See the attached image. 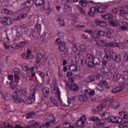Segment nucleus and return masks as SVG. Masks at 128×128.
<instances>
[{
    "instance_id": "obj_1",
    "label": "nucleus",
    "mask_w": 128,
    "mask_h": 128,
    "mask_svg": "<svg viewBox=\"0 0 128 128\" xmlns=\"http://www.w3.org/2000/svg\"><path fill=\"white\" fill-rule=\"evenodd\" d=\"M116 79L120 84H123L122 86H117L113 88L111 90L112 94H116V92H120L124 90V88H128V77L125 79L124 76L123 75H120V74H118L116 75Z\"/></svg>"
},
{
    "instance_id": "obj_2",
    "label": "nucleus",
    "mask_w": 128,
    "mask_h": 128,
    "mask_svg": "<svg viewBox=\"0 0 128 128\" xmlns=\"http://www.w3.org/2000/svg\"><path fill=\"white\" fill-rule=\"evenodd\" d=\"M105 60H112L114 62H120V56L116 54L114 52L107 51L104 56Z\"/></svg>"
},
{
    "instance_id": "obj_3",
    "label": "nucleus",
    "mask_w": 128,
    "mask_h": 128,
    "mask_svg": "<svg viewBox=\"0 0 128 128\" xmlns=\"http://www.w3.org/2000/svg\"><path fill=\"white\" fill-rule=\"evenodd\" d=\"M88 120L89 122H96V126L94 127L96 128H100V126H102L104 124V122L102 120L100 119V118L98 116H91L88 118Z\"/></svg>"
},
{
    "instance_id": "obj_4",
    "label": "nucleus",
    "mask_w": 128,
    "mask_h": 128,
    "mask_svg": "<svg viewBox=\"0 0 128 128\" xmlns=\"http://www.w3.org/2000/svg\"><path fill=\"white\" fill-rule=\"evenodd\" d=\"M0 22L3 24V26H10L14 21L10 18L6 16H0Z\"/></svg>"
},
{
    "instance_id": "obj_5",
    "label": "nucleus",
    "mask_w": 128,
    "mask_h": 128,
    "mask_svg": "<svg viewBox=\"0 0 128 128\" xmlns=\"http://www.w3.org/2000/svg\"><path fill=\"white\" fill-rule=\"evenodd\" d=\"M55 44L56 46H58V50L60 52H64L66 50V43L64 42H62L60 38H58L55 41Z\"/></svg>"
},
{
    "instance_id": "obj_6",
    "label": "nucleus",
    "mask_w": 128,
    "mask_h": 128,
    "mask_svg": "<svg viewBox=\"0 0 128 128\" xmlns=\"http://www.w3.org/2000/svg\"><path fill=\"white\" fill-rule=\"evenodd\" d=\"M31 0H28L27 2H24L23 4H21V10H23L24 12H29L30 10V6H32V5H30Z\"/></svg>"
},
{
    "instance_id": "obj_7",
    "label": "nucleus",
    "mask_w": 128,
    "mask_h": 128,
    "mask_svg": "<svg viewBox=\"0 0 128 128\" xmlns=\"http://www.w3.org/2000/svg\"><path fill=\"white\" fill-rule=\"evenodd\" d=\"M12 99L13 100L14 102H16V104H20V102H24V100L20 99V95L16 94V92L13 94L12 96Z\"/></svg>"
},
{
    "instance_id": "obj_8",
    "label": "nucleus",
    "mask_w": 128,
    "mask_h": 128,
    "mask_svg": "<svg viewBox=\"0 0 128 128\" xmlns=\"http://www.w3.org/2000/svg\"><path fill=\"white\" fill-rule=\"evenodd\" d=\"M42 54L40 53H38L36 55V62H34V66H40V64H42Z\"/></svg>"
},
{
    "instance_id": "obj_9",
    "label": "nucleus",
    "mask_w": 128,
    "mask_h": 128,
    "mask_svg": "<svg viewBox=\"0 0 128 128\" xmlns=\"http://www.w3.org/2000/svg\"><path fill=\"white\" fill-rule=\"evenodd\" d=\"M108 5H100L96 8L97 14H104L106 10V8H108Z\"/></svg>"
},
{
    "instance_id": "obj_10",
    "label": "nucleus",
    "mask_w": 128,
    "mask_h": 128,
    "mask_svg": "<svg viewBox=\"0 0 128 128\" xmlns=\"http://www.w3.org/2000/svg\"><path fill=\"white\" fill-rule=\"evenodd\" d=\"M51 90L53 94H57L58 100H60V88L56 87V84L54 85L53 88H51Z\"/></svg>"
},
{
    "instance_id": "obj_11",
    "label": "nucleus",
    "mask_w": 128,
    "mask_h": 128,
    "mask_svg": "<svg viewBox=\"0 0 128 128\" xmlns=\"http://www.w3.org/2000/svg\"><path fill=\"white\" fill-rule=\"evenodd\" d=\"M106 32L105 34V36L108 38L112 40V38H114V32L112 29L108 28H106Z\"/></svg>"
},
{
    "instance_id": "obj_12",
    "label": "nucleus",
    "mask_w": 128,
    "mask_h": 128,
    "mask_svg": "<svg viewBox=\"0 0 128 128\" xmlns=\"http://www.w3.org/2000/svg\"><path fill=\"white\" fill-rule=\"evenodd\" d=\"M70 92H78L80 87L76 84H70L68 86Z\"/></svg>"
},
{
    "instance_id": "obj_13",
    "label": "nucleus",
    "mask_w": 128,
    "mask_h": 128,
    "mask_svg": "<svg viewBox=\"0 0 128 128\" xmlns=\"http://www.w3.org/2000/svg\"><path fill=\"white\" fill-rule=\"evenodd\" d=\"M95 14H98L96 11V7H92L90 9V12H88V14L92 17L94 16Z\"/></svg>"
},
{
    "instance_id": "obj_14",
    "label": "nucleus",
    "mask_w": 128,
    "mask_h": 128,
    "mask_svg": "<svg viewBox=\"0 0 128 128\" xmlns=\"http://www.w3.org/2000/svg\"><path fill=\"white\" fill-rule=\"evenodd\" d=\"M95 22H96V24H98V26H100L104 27L108 26V23L106 22L102 21L98 19H96L95 20Z\"/></svg>"
},
{
    "instance_id": "obj_15",
    "label": "nucleus",
    "mask_w": 128,
    "mask_h": 128,
    "mask_svg": "<svg viewBox=\"0 0 128 128\" xmlns=\"http://www.w3.org/2000/svg\"><path fill=\"white\" fill-rule=\"evenodd\" d=\"M42 94L44 96L48 98V94H50V88L48 87H44L42 89Z\"/></svg>"
},
{
    "instance_id": "obj_16",
    "label": "nucleus",
    "mask_w": 128,
    "mask_h": 128,
    "mask_svg": "<svg viewBox=\"0 0 128 128\" xmlns=\"http://www.w3.org/2000/svg\"><path fill=\"white\" fill-rule=\"evenodd\" d=\"M94 80H96V75L94 74L90 75L86 78V82L88 83L92 82Z\"/></svg>"
},
{
    "instance_id": "obj_17",
    "label": "nucleus",
    "mask_w": 128,
    "mask_h": 128,
    "mask_svg": "<svg viewBox=\"0 0 128 128\" xmlns=\"http://www.w3.org/2000/svg\"><path fill=\"white\" fill-rule=\"evenodd\" d=\"M59 100L62 106H64V108H68V106L70 104V99H68L66 101L62 102V98H60V100Z\"/></svg>"
},
{
    "instance_id": "obj_18",
    "label": "nucleus",
    "mask_w": 128,
    "mask_h": 128,
    "mask_svg": "<svg viewBox=\"0 0 128 128\" xmlns=\"http://www.w3.org/2000/svg\"><path fill=\"white\" fill-rule=\"evenodd\" d=\"M69 70L70 72H76L78 70V66L76 64H72L69 66Z\"/></svg>"
},
{
    "instance_id": "obj_19",
    "label": "nucleus",
    "mask_w": 128,
    "mask_h": 128,
    "mask_svg": "<svg viewBox=\"0 0 128 128\" xmlns=\"http://www.w3.org/2000/svg\"><path fill=\"white\" fill-rule=\"evenodd\" d=\"M56 20L57 22H58L60 26H64V22L62 17L61 16H58Z\"/></svg>"
},
{
    "instance_id": "obj_20",
    "label": "nucleus",
    "mask_w": 128,
    "mask_h": 128,
    "mask_svg": "<svg viewBox=\"0 0 128 128\" xmlns=\"http://www.w3.org/2000/svg\"><path fill=\"white\" fill-rule=\"evenodd\" d=\"M78 98L79 102H86L88 100V96H86V94H84L78 96Z\"/></svg>"
},
{
    "instance_id": "obj_21",
    "label": "nucleus",
    "mask_w": 128,
    "mask_h": 128,
    "mask_svg": "<svg viewBox=\"0 0 128 128\" xmlns=\"http://www.w3.org/2000/svg\"><path fill=\"white\" fill-rule=\"evenodd\" d=\"M20 57L22 60H30V58H30V55L27 54L26 52L22 54H20Z\"/></svg>"
},
{
    "instance_id": "obj_22",
    "label": "nucleus",
    "mask_w": 128,
    "mask_h": 128,
    "mask_svg": "<svg viewBox=\"0 0 128 128\" xmlns=\"http://www.w3.org/2000/svg\"><path fill=\"white\" fill-rule=\"evenodd\" d=\"M122 122V119L120 117H113L112 124H120Z\"/></svg>"
},
{
    "instance_id": "obj_23",
    "label": "nucleus",
    "mask_w": 128,
    "mask_h": 128,
    "mask_svg": "<svg viewBox=\"0 0 128 128\" xmlns=\"http://www.w3.org/2000/svg\"><path fill=\"white\" fill-rule=\"evenodd\" d=\"M48 120L50 124H54L56 122V118H54V114H50L48 116Z\"/></svg>"
},
{
    "instance_id": "obj_24",
    "label": "nucleus",
    "mask_w": 128,
    "mask_h": 128,
    "mask_svg": "<svg viewBox=\"0 0 128 128\" xmlns=\"http://www.w3.org/2000/svg\"><path fill=\"white\" fill-rule=\"evenodd\" d=\"M34 4L36 6H41L44 4V0H36Z\"/></svg>"
},
{
    "instance_id": "obj_25",
    "label": "nucleus",
    "mask_w": 128,
    "mask_h": 128,
    "mask_svg": "<svg viewBox=\"0 0 128 128\" xmlns=\"http://www.w3.org/2000/svg\"><path fill=\"white\" fill-rule=\"evenodd\" d=\"M16 86H18V82H10V88H12V90H14L16 88Z\"/></svg>"
},
{
    "instance_id": "obj_26",
    "label": "nucleus",
    "mask_w": 128,
    "mask_h": 128,
    "mask_svg": "<svg viewBox=\"0 0 128 128\" xmlns=\"http://www.w3.org/2000/svg\"><path fill=\"white\" fill-rule=\"evenodd\" d=\"M32 126L33 128H41L42 125H40V123L36 122V121L32 120Z\"/></svg>"
},
{
    "instance_id": "obj_27",
    "label": "nucleus",
    "mask_w": 128,
    "mask_h": 128,
    "mask_svg": "<svg viewBox=\"0 0 128 128\" xmlns=\"http://www.w3.org/2000/svg\"><path fill=\"white\" fill-rule=\"evenodd\" d=\"M79 52H86V46L82 44L79 46Z\"/></svg>"
},
{
    "instance_id": "obj_28",
    "label": "nucleus",
    "mask_w": 128,
    "mask_h": 128,
    "mask_svg": "<svg viewBox=\"0 0 128 128\" xmlns=\"http://www.w3.org/2000/svg\"><path fill=\"white\" fill-rule=\"evenodd\" d=\"M93 62L94 66H100V58L95 57L94 58Z\"/></svg>"
},
{
    "instance_id": "obj_29",
    "label": "nucleus",
    "mask_w": 128,
    "mask_h": 128,
    "mask_svg": "<svg viewBox=\"0 0 128 128\" xmlns=\"http://www.w3.org/2000/svg\"><path fill=\"white\" fill-rule=\"evenodd\" d=\"M2 14H3L10 15V14H12V11H10V10H8L6 8H3L2 10Z\"/></svg>"
},
{
    "instance_id": "obj_30",
    "label": "nucleus",
    "mask_w": 128,
    "mask_h": 128,
    "mask_svg": "<svg viewBox=\"0 0 128 128\" xmlns=\"http://www.w3.org/2000/svg\"><path fill=\"white\" fill-rule=\"evenodd\" d=\"M119 128H128V121H126L121 124H119L118 126Z\"/></svg>"
},
{
    "instance_id": "obj_31",
    "label": "nucleus",
    "mask_w": 128,
    "mask_h": 128,
    "mask_svg": "<svg viewBox=\"0 0 128 128\" xmlns=\"http://www.w3.org/2000/svg\"><path fill=\"white\" fill-rule=\"evenodd\" d=\"M78 126L84 128V122L82 120V119L81 118L77 122Z\"/></svg>"
},
{
    "instance_id": "obj_32",
    "label": "nucleus",
    "mask_w": 128,
    "mask_h": 128,
    "mask_svg": "<svg viewBox=\"0 0 128 128\" xmlns=\"http://www.w3.org/2000/svg\"><path fill=\"white\" fill-rule=\"evenodd\" d=\"M0 94L2 96V98H4V100H8L6 98H8V96L6 95V92L4 90H2L0 92Z\"/></svg>"
},
{
    "instance_id": "obj_33",
    "label": "nucleus",
    "mask_w": 128,
    "mask_h": 128,
    "mask_svg": "<svg viewBox=\"0 0 128 128\" xmlns=\"http://www.w3.org/2000/svg\"><path fill=\"white\" fill-rule=\"evenodd\" d=\"M24 68H25V70L26 72H31V77L32 78V67H31L30 69L28 66H24Z\"/></svg>"
},
{
    "instance_id": "obj_34",
    "label": "nucleus",
    "mask_w": 128,
    "mask_h": 128,
    "mask_svg": "<svg viewBox=\"0 0 128 128\" xmlns=\"http://www.w3.org/2000/svg\"><path fill=\"white\" fill-rule=\"evenodd\" d=\"M62 126L64 128H74V126H72L69 122L64 123Z\"/></svg>"
},
{
    "instance_id": "obj_35",
    "label": "nucleus",
    "mask_w": 128,
    "mask_h": 128,
    "mask_svg": "<svg viewBox=\"0 0 128 128\" xmlns=\"http://www.w3.org/2000/svg\"><path fill=\"white\" fill-rule=\"evenodd\" d=\"M106 46H109L110 48H116L117 46L116 44L114 42H110L106 44Z\"/></svg>"
},
{
    "instance_id": "obj_36",
    "label": "nucleus",
    "mask_w": 128,
    "mask_h": 128,
    "mask_svg": "<svg viewBox=\"0 0 128 128\" xmlns=\"http://www.w3.org/2000/svg\"><path fill=\"white\" fill-rule=\"evenodd\" d=\"M37 74H38V76H40V78H42V81L44 82V76H46L44 73L42 72L38 71L37 72Z\"/></svg>"
},
{
    "instance_id": "obj_37",
    "label": "nucleus",
    "mask_w": 128,
    "mask_h": 128,
    "mask_svg": "<svg viewBox=\"0 0 128 128\" xmlns=\"http://www.w3.org/2000/svg\"><path fill=\"white\" fill-rule=\"evenodd\" d=\"M105 102L108 104H112V102H114V98L112 97L111 98H108L107 100H105Z\"/></svg>"
},
{
    "instance_id": "obj_38",
    "label": "nucleus",
    "mask_w": 128,
    "mask_h": 128,
    "mask_svg": "<svg viewBox=\"0 0 128 128\" xmlns=\"http://www.w3.org/2000/svg\"><path fill=\"white\" fill-rule=\"evenodd\" d=\"M109 24L111 26H118V24H116V22L114 20H111L109 21Z\"/></svg>"
},
{
    "instance_id": "obj_39",
    "label": "nucleus",
    "mask_w": 128,
    "mask_h": 128,
    "mask_svg": "<svg viewBox=\"0 0 128 128\" xmlns=\"http://www.w3.org/2000/svg\"><path fill=\"white\" fill-rule=\"evenodd\" d=\"M50 102L54 104V106H58V102L52 96H50Z\"/></svg>"
},
{
    "instance_id": "obj_40",
    "label": "nucleus",
    "mask_w": 128,
    "mask_h": 128,
    "mask_svg": "<svg viewBox=\"0 0 128 128\" xmlns=\"http://www.w3.org/2000/svg\"><path fill=\"white\" fill-rule=\"evenodd\" d=\"M88 68H96V66L94 65V61H89L88 62Z\"/></svg>"
},
{
    "instance_id": "obj_41",
    "label": "nucleus",
    "mask_w": 128,
    "mask_h": 128,
    "mask_svg": "<svg viewBox=\"0 0 128 128\" xmlns=\"http://www.w3.org/2000/svg\"><path fill=\"white\" fill-rule=\"evenodd\" d=\"M97 86H96V89L99 92H102L104 90V87L102 85L100 84H96Z\"/></svg>"
},
{
    "instance_id": "obj_42",
    "label": "nucleus",
    "mask_w": 128,
    "mask_h": 128,
    "mask_svg": "<svg viewBox=\"0 0 128 128\" xmlns=\"http://www.w3.org/2000/svg\"><path fill=\"white\" fill-rule=\"evenodd\" d=\"M72 8V6H70L68 4L64 5V10L66 12H70Z\"/></svg>"
},
{
    "instance_id": "obj_43",
    "label": "nucleus",
    "mask_w": 128,
    "mask_h": 128,
    "mask_svg": "<svg viewBox=\"0 0 128 128\" xmlns=\"http://www.w3.org/2000/svg\"><path fill=\"white\" fill-rule=\"evenodd\" d=\"M96 76V78L97 80H98L99 82H102V80H104V76L100 74L95 75Z\"/></svg>"
},
{
    "instance_id": "obj_44",
    "label": "nucleus",
    "mask_w": 128,
    "mask_h": 128,
    "mask_svg": "<svg viewBox=\"0 0 128 128\" xmlns=\"http://www.w3.org/2000/svg\"><path fill=\"white\" fill-rule=\"evenodd\" d=\"M104 17L106 20H108L109 21L112 20L114 18V16L110 14H106Z\"/></svg>"
},
{
    "instance_id": "obj_45",
    "label": "nucleus",
    "mask_w": 128,
    "mask_h": 128,
    "mask_svg": "<svg viewBox=\"0 0 128 128\" xmlns=\"http://www.w3.org/2000/svg\"><path fill=\"white\" fill-rule=\"evenodd\" d=\"M8 122H2V126H4V128H12V126Z\"/></svg>"
},
{
    "instance_id": "obj_46",
    "label": "nucleus",
    "mask_w": 128,
    "mask_h": 128,
    "mask_svg": "<svg viewBox=\"0 0 128 128\" xmlns=\"http://www.w3.org/2000/svg\"><path fill=\"white\" fill-rule=\"evenodd\" d=\"M97 34L99 36H106V34L104 33V32L102 30H99L97 32Z\"/></svg>"
},
{
    "instance_id": "obj_47",
    "label": "nucleus",
    "mask_w": 128,
    "mask_h": 128,
    "mask_svg": "<svg viewBox=\"0 0 128 128\" xmlns=\"http://www.w3.org/2000/svg\"><path fill=\"white\" fill-rule=\"evenodd\" d=\"M35 31L36 32H38V34L40 32V24H37L36 26H35Z\"/></svg>"
},
{
    "instance_id": "obj_48",
    "label": "nucleus",
    "mask_w": 128,
    "mask_h": 128,
    "mask_svg": "<svg viewBox=\"0 0 128 128\" xmlns=\"http://www.w3.org/2000/svg\"><path fill=\"white\" fill-rule=\"evenodd\" d=\"M80 4L82 6H84V8L86 6V2H84V0H81L79 2Z\"/></svg>"
},
{
    "instance_id": "obj_49",
    "label": "nucleus",
    "mask_w": 128,
    "mask_h": 128,
    "mask_svg": "<svg viewBox=\"0 0 128 128\" xmlns=\"http://www.w3.org/2000/svg\"><path fill=\"white\" fill-rule=\"evenodd\" d=\"M28 16L26 14H22L18 16V20H22V18H24Z\"/></svg>"
},
{
    "instance_id": "obj_50",
    "label": "nucleus",
    "mask_w": 128,
    "mask_h": 128,
    "mask_svg": "<svg viewBox=\"0 0 128 128\" xmlns=\"http://www.w3.org/2000/svg\"><path fill=\"white\" fill-rule=\"evenodd\" d=\"M72 48L73 52H76L78 50V46H76V44H72Z\"/></svg>"
},
{
    "instance_id": "obj_51",
    "label": "nucleus",
    "mask_w": 128,
    "mask_h": 128,
    "mask_svg": "<svg viewBox=\"0 0 128 128\" xmlns=\"http://www.w3.org/2000/svg\"><path fill=\"white\" fill-rule=\"evenodd\" d=\"M24 44H26V42H21L20 44H18L15 48H20V46H24Z\"/></svg>"
},
{
    "instance_id": "obj_52",
    "label": "nucleus",
    "mask_w": 128,
    "mask_h": 128,
    "mask_svg": "<svg viewBox=\"0 0 128 128\" xmlns=\"http://www.w3.org/2000/svg\"><path fill=\"white\" fill-rule=\"evenodd\" d=\"M106 122H112H112H114V117H111V118H105Z\"/></svg>"
},
{
    "instance_id": "obj_53",
    "label": "nucleus",
    "mask_w": 128,
    "mask_h": 128,
    "mask_svg": "<svg viewBox=\"0 0 128 128\" xmlns=\"http://www.w3.org/2000/svg\"><path fill=\"white\" fill-rule=\"evenodd\" d=\"M102 108H104V107H102V105H99L96 108V111L98 112L102 110Z\"/></svg>"
},
{
    "instance_id": "obj_54",
    "label": "nucleus",
    "mask_w": 128,
    "mask_h": 128,
    "mask_svg": "<svg viewBox=\"0 0 128 128\" xmlns=\"http://www.w3.org/2000/svg\"><path fill=\"white\" fill-rule=\"evenodd\" d=\"M78 8L81 14H84L86 16V11H84V10L82 8V7L78 6Z\"/></svg>"
},
{
    "instance_id": "obj_55",
    "label": "nucleus",
    "mask_w": 128,
    "mask_h": 128,
    "mask_svg": "<svg viewBox=\"0 0 128 128\" xmlns=\"http://www.w3.org/2000/svg\"><path fill=\"white\" fill-rule=\"evenodd\" d=\"M26 103L27 104H32V98H28V99H27L26 100Z\"/></svg>"
},
{
    "instance_id": "obj_56",
    "label": "nucleus",
    "mask_w": 128,
    "mask_h": 128,
    "mask_svg": "<svg viewBox=\"0 0 128 128\" xmlns=\"http://www.w3.org/2000/svg\"><path fill=\"white\" fill-rule=\"evenodd\" d=\"M124 61L125 62H128V54H124Z\"/></svg>"
},
{
    "instance_id": "obj_57",
    "label": "nucleus",
    "mask_w": 128,
    "mask_h": 128,
    "mask_svg": "<svg viewBox=\"0 0 128 128\" xmlns=\"http://www.w3.org/2000/svg\"><path fill=\"white\" fill-rule=\"evenodd\" d=\"M123 118L124 120H128V113L127 112H123Z\"/></svg>"
},
{
    "instance_id": "obj_58",
    "label": "nucleus",
    "mask_w": 128,
    "mask_h": 128,
    "mask_svg": "<svg viewBox=\"0 0 128 128\" xmlns=\"http://www.w3.org/2000/svg\"><path fill=\"white\" fill-rule=\"evenodd\" d=\"M32 118V112H28L26 114V118Z\"/></svg>"
},
{
    "instance_id": "obj_59",
    "label": "nucleus",
    "mask_w": 128,
    "mask_h": 128,
    "mask_svg": "<svg viewBox=\"0 0 128 128\" xmlns=\"http://www.w3.org/2000/svg\"><path fill=\"white\" fill-rule=\"evenodd\" d=\"M120 12L121 14H128V11L124 10H120Z\"/></svg>"
},
{
    "instance_id": "obj_60",
    "label": "nucleus",
    "mask_w": 128,
    "mask_h": 128,
    "mask_svg": "<svg viewBox=\"0 0 128 128\" xmlns=\"http://www.w3.org/2000/svg\"><path fill=\"white\" fill-rule=\"evenodd\" d=\"M62 2H63V4L64 5L66 4H70V0H62Z\"/></svg>"
},
{
    "instance_id": "obj_61",
    "label": "nucleus",
    "mask_w": 128,
    "mask_h": 128,
    "mask_svg": "<svg viewBox=\"0 0 128 128\" xmlns=\"http://www.w3.org/2000/svg\"><path fill=\"white\" fill-rule=\"evenodd\" d=\"M41 38H42L41 43L42 44V42H44V38H46V32H44V33L41 36Z\"/></svg>"
},
{
    "instance_id": "obj_62",
    "label": "nucleus",
    "mask_w": 128,
    "mask_h": 128,
    "mask_svg": "<svg viewBox=\"0 0 128 128\" xmlns=\"http://www.w3.org/2000/svg\"><path fill=\"white\" fill-rule=\"evenodd\" d=\"M14 78H15L16 82H18V80H20V76H18V75L14 74Z\"/></svg>"
},
{
    "instance_id": "obj_63",
    "label": "nucleus",
    "mask_w": 128,
    "mask_h": 128,
    "mask_svg": "<svg viewBox=\"0 0 128 128\" xmlns=\"http://www.w3.org/2000/svg\"><path fill=\"white\" fill-rule=\"evenodd\" d=\"M20 68H18V70H16L14 71V74H16V76H18V74H20Z\"/></svg>"
},
{
    "instance_id": "obj_64",
    "label": "nucleus",
    "mask_w": 128,
    "mask_h": 128,
    "mask_svg": "<svg viewBox=\"0 0 128 128\" xmlns=\"http://www.w3.org/2000/svg\"><path fill=\"white\" fill-rule=\"evenodd\" d=\"M70 102H72V104L76 102V96H72L71 98Z\"/></svg>"
}]
</instances>
